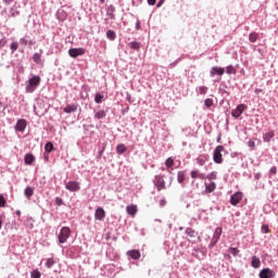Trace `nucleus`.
I'll list each match as a JSON object with an SVG mask.
<instances>
[{
  "mask_svg": "<svg viewBox=\"0 0 278 278\" xmlns=\"http://www.w3.org/2000/svg\"><path fill=\"white\" fill-rule=\"evenodd\" d=\"M43 160L45 162H49V153L47 152L43 153Z\"/></svg>",
  "mask_w": 278,
  "mask_h": 278,
  "instance_id": "052dcab7",
  "label": "nucleus"
},
{
  "mask_svg": "<svg viewBox=\"0 0 278 278\" xmlns=\"http://www.w3.org/2000/svg\"><path fill=\"white\" fill-rule=\"evenodd\" d=\"M220 236H223V228L222 227H217L215 229L214 236H213V238L211 240V244H210L211 249L213 247H216V244L218 243V240H220Z\"/></svg>",
  "mask_w": 278,
  "mask_h": 278,
  "instance_id": "1a4fd4ad",
  "label": "nucleus"
},
{
  "mask_svg": "<svg viewBox=\"0 0 278 278\" xmlns=\"http://www.w3.org/2000/svg\"><path fill=\"white\" fill-rule=\"evenodd\" d=\"M126 100L128 103H134V100L131 99V94L129 92L126 93Z\"/></svg>",
  "mask_w": 278,
  "mask_h": 278,
  "instance_id": "5fc2aeb1",
  "label": "nucleus"
},
{
  "mask_svg": "<svg viewBox=\"0 0 278 278\" xmlns=\"http://www.w3.org/2000/svg\"><path fill=\"white\" fill-rule=\"evenodd\" d=\"M103 99H105V97L103 96V94H101V93H96L94 94V102L96 103H103Z\"/></svg>",
  "mask_w": 278,
  "mask_h": 278,
  "instance_id": "72a5a7b5",
  "label": "nucleus"
},
{
  "mask_svg": "<svg viewBox=\"0 0 278 278\" xmlns=\"http://www.w3.org/2000/svg\"><path fill=\"white\" fill-rule=\"evenodd\" d=\"M24 194H25L26 199H31V197H34V188L26 187L24 190Z\"/></svg>",
  "mask_w": 278,
  "mask_h": 278,
  "instance_id": "bb28decb",
  "label": "nucleus"
},
{
  "mask_svg": "<svg viewBox=\"0 0 278 278\" xmlns=\"http://www.w3.org/2000/svg\"><path fill=\"white\" fill-rule=\"evenodd\" d=\"M240 155V153H238V152H232L231 153V157H238Z\"/></svg>",
  "mask_w": 278,
  "mask_h": 278,
  "instance_id": "0e129e2a",
  "label": "nucleus"
},
{
  "mask_svg": "<svg viewBox=\"0 0 278 278\" xmlns=\"http://www.w3.org/2000/svg\"><path fill=\"white\" fill-rule=\"evenodd\" d=\"M226 73L227 75H236V67H233V65H228L226 67Z\"/></svg>",
  "mask_w": 278,
  "mask_h": 278,
  "instance_id": "c9c22d12",
  "label": "nucleus"
},
{
  "mask_svg": "<svg viewBox=\"0 0 278 278\" xmlns=\"http://www.w3.org/2000/svg\"><path fill=\"white\" fill-rule=\"evenodd\" d=\"M127 152V146H125L124 143L117 144L116 147V153L118 155H123V153Z\"/></svg>",
  "mask_w": 278,
  "mask_h": 278,
  "instance_id": "b1692460",
  "label": "nucleus"
},
{
  "mask_svg": "<svg viewBox=\"0 0 278 278\" xmlns=\"http://www.w3.org/2000/svg\"><path fill=\"white\" fill-rule=\"evenodd\" d=\"M40 81H42V79L38 75H34L29 78L28 81H26L25 93L33 94V92H36L38 86H40Z\"/></svg>",
  "mask_w": 278,
  "mask_h": 278,
  "instance_id": "f257e3e1",
  "label": "nucleus"
},
{
  "mask_svg": "<svg viewBox=\"0 0 278 278\" xmlns=\"http://www.w3.org/2000/svg\"><path fill=\"white\" fill-rule=\"evenodd\" d=\"M30 277H31V278H40V277H41L40 270L34 269V270L30 273Z\"/></svg>",
  "mask_w": 278,
  "mask_h": 278,
  "instance_id": "4c0bfd02",
  "label": "nucleus"
},
{
  "mask_svg": "<svg viewBox=\"0 0 278 278\" xmlns=\"http://www.w3.org/2000/svg\"><path fill=\"white\" fill-rule=\"evenodd\" d=\"M249 40L251 42H257V40H260V34L252 31L249 34Z\"/></svg>",
  "mask_w": 278,
  "mask_h": 278,
  "instance_id": "a878e982",
  "label": "nucleus"
},
{
  "mask_svg": "<svg viewBox=\"0 0 278 278\" xmlns=\"http://www.w3.org/2000/svg\"><path fill=\"white\" fill-rule=\"evenodd\" d=\"M206 179H208L210 181H212V179H216V172L208 173L206 175Z\"/></svg>",
  "mask_w": 278,
  "mask_h": 278,
  "instance_id": "37998d69",
  "label": "nucleus"
},
{
  "mask_svg": "<svg viewBox=\"0 0 278 278\" xmlns=\"http://www.w3.org/2000/svg\"><path fill=\"white\" fill-rule=\"evenodd\" d=\"M33 61L35 62V64H45V62L42 61V54L40 52L34 53Z\"/></svg>",
  "mask_w": 278,
  "mask_h": 278,
  "instance_id": "412c9836",
  "label": "nucleus"
},
{
  "mask_svg": "<svg viewBox=\"0 0 278 278\" xmlns=\"http://www.w3.org/2000/svg\"><path fill=\"white\" fill-rule=\"evenodd\" d=\"M165 166H166V168H172V166H175V160L173 157H168L165 161Z\"/></svg>",
  "mask_w": 278,
  "mask_h": 278,
  "instance_id": "f704fd0d",
  "label": "nucleus"
},
{
  "mask_svg": "<svg viewBox=\"0 0 278 278\" xmlns=\"http://www.w3.org/2000/svg\"><path fill=\"white\" fill-rule=\"evenodd\" d=\"M206 192H214L216 190V182L211 181L210 184H205Z\"/></svg>",
  "mask_w": 278,
  "mask_h": 278,
  "instance_id": "393cba45",
  "label": "nucleus"
},
{
  "mask_svg": "<svg viewBox=\"0 0 278 278\" xmlns=\"http://www.w3.org/2000/svg\"><path fill=\"white\" fill-rule=\"evenodd\" d=\"M86 53V49L84 48H71L68 50L70 58H79V55H84Z\"/></svg>",
  "mask_w": 278,
  "mask_h": 278,
  "instance_id": "9d476101",
  "label": "nucleus"
},
{
  "mask_svg": "<svg viewBox=\"0 0 278 278\" xmlns=\"http://www.w3.org/2000/svg\"><path fill=\"white\" fill-rule=\"evenodd\" d=\"M275 138V130H269L263 134V142H270Z\"/></svg>",
  "mask_w": 278,
  "mask_h": 278,
  "instance_id": "f3484780",
  "label": "nucleus"
},
{
  "mask_svg": "<svg viewBox=\"0 0 278 278\" xmlns=\"http://www.w3.org/2000/svg\"><path fill=\"white\" fill-rule=\"evenodd\" d=\"M230 253L231 255H233L236 257V255H238V253H240V250H238L237 248H230Z\"/></svg>",
  "mask_w": 278,
  "mask_h": 278,
  "instance_id": "de8ad7c7",
  "label": "nucleus"
},
{
  "mask_svg": "<svg viewBox=\"0 0 278 278\" xmlns=\"http://www.w3.org/2000/svg\"><path fill=\"white\" fill-rule=\"evenodd\" d=\"M10 49H11V52L14 53V51H17L18 49V42L17 41H13L11 45H10Z\"/></svg>",
  "mask_w": 278,
  "mask_h": 278,
  "instance_id": "58836bf2",
  "label": "nucleus"
},
{
  "mask_svg": "<svg viewBox=\"0 0 278 278\" xmlns=\"http://www.w3.org/2000/svg\"><path fill=\"white\" fill-rule=\"evenodd\" d=\"M96 218H97V220H103V218H105V211L104 210H96Z\"/></svg>",
  "mask_w": 278,
  "mask_h": 278,
  "instance_id": "cd10ccee",
  "label": "nucleus"
},
{
  "mask_svg": "<svg viewBox=\"0 0 278 278\" xmlns=\"http://www.w3.org/2000/svg\"><path fill=\"white\" fill-rule=\"evenodd\" d=\"M248 147H249L252 151H255V140L250 139V140L248 141Z\"/></svg>",
  "mask_w": 278,
  "mask_h": 278,
  "instance_id": "79ce46f5",
  "label": "nucleus"
},
{
  "mask_svg": "<svg viewBox=\"0 0 278 278\" xmlns=\"http://www.w3.org/2000/svg\"><path fill=\"white\" fill-rule=\"evenodd\" d=\"M127 46L129 47V49H132L134 51H140L142 43L138 41H130L127 43Z\"/></svg>",
  "mask_w": 278,
  "mask_h": 278,
  "instance_id": "aec40b11",
  "label": "nucleus"
},
{
  "mask_svg": "<svg viewBox=\"0 0 278 278\" xmlns=\"http://www.w3.org/2000/svg\"><path fill=\"white\" fill-rule=\"evenodd\" d=\"M8 202L5 201V197L3 194H0V207H5V204Z\"/></svg>",
  "mask_w": 278,
  "mask_h": 278,
  "instance_id": "c03bdc74",
  "label": "nucleus"
},
{
  "mask_svg": "<svg viewBox=\"0 0 278 278\" xmlns=\"http://www.w3.org/2000/svg\"><path fill=\"white\" fill-rule=\"evenodd\" d=\"M70 237H71V228L63 227L59 233V242L61 244H64V242H66V240H68Z\"/></svg>",
  "mask_w": 278,
  "mask_h": 278,
  "instance_id": "423d86ee",
  "label": "nucleus"
},
{
  "mask_svg": "<svg viewBox=\"0 0 278 278\" xmlns=\"http://www.w3.org/2000/svg\"><path fill=\"white\" fill-rule=\"evenodd\" d=\"M160 205H161V207H164V205H166V200H161Z\"/></svg>",
  "mask_w": 278,
  "mask_h": 278,
  "instance_id": "e2e57ef3",
  "label": "nucleus"
},
{
  "mask_svg": "<svg viewBox=\"0 0 278 278\" xmlns=\"http://www.w3.org/2000/svg\"><path fill=\"white\" fill-rule=\"evenodd\" d=\"M105 151V148H102L98 151V154H97V160H101V157H103V153Z\"/></svg>",
  "mask_w": 278,
  "mask_h": 278,
  "instance_id": "49530a36",
  "label": "nucleus"
},
{
  "mask_svg": "<svg viewBox=\"0 0 278 278\" xmlns=\"http://www.w3.org/2000/svg\"><path fill=\"white\" fill-rule=\"evenodd\" d=\"M153 182L159 192L166 188V181H164V176H155Z\"/></svg>",
  "mask_w": 278,
  "mask_h": 278,
  "instance_id": "0eeeda50",
  "label": "nucleus"
},
{
  "mask_svg": "<svg viewBox=\"0 0 278 278\" xmlns=\"http://www.w3.org/2000/svg\"><path fill=\"white\" fill-rule=\"evenodd\" d=\"M177 181H178V184H182L184 181H186V173L185 172L177 173Z\"/></svg>",
  "mask_w": 278,
  "mask_h": 278,
  "instance_id": "c756f323",
  "label": "nucleus"
},
{
  "mask_svg": "<svg viewBox=\"0 0 278 278\" xmlns=\"http://www.w3.org/2000/svg\"><path fill=\"white\" fill-rule=\"evenodd\" d=\"M63 203H64V201L62 200V198H60V197L55 198V204L56 205H62Z\"/></svg>",
  "mask_w": 278,
  "mask_h": 278,
  "instance_id": "8fccbe9b",
  "label": "nucleus"
},
{
  "mask_svg": "<svg viewBox=\"0 0 278 278\" xmlns=\"http://www.w3.org/2000/svg\"><path fill=\"white\" fill-rule=\"evenodd\" d=\"M54 264H55V261L53 258H48L46 262L47 268H52Z\"/></svg>",
  "mask_w": 278,
  "mask_h": 278,
  "instance_id": "ea45409f",
  "label": "nucleus"
},
{
  "mask_svg": "<svg viewBox=\"0 0 278 278\" xmlns=\"http://www.w3.org/2000/svg\"><path fill=\"white\" fill-rule=\"evenodd\" d=\"M197 164H199V166H205V162H207V156H200L198 159H195Z\"/></svg>",
  "mask_w": 278,
  "mask_h": 278,
  "instance_id": "473e14b6",
  "label": "nucleus"
},
{
  "mask_svg": "<svg viewBox=\"0 0 278 278\" xmlns=\"http://www.w3.org/2000/svg\"><path fill=\"white\" fill-rule=\"evenodd\" d=\"M77 110H79V104H77V103L67 104L65 108H63V112L65 114H73Z\"/></svg>",
  "mask_w": 278,
  "mask_h": 278,
  "instance_id": "f8f14e48",
  "label": "nucleus"
},
{
  "mask_svg": "<svg viewBox=\"0 0 278 278\" xmlns=\"http://www.w3.org/2000/svg\"><path fill=\"white\" fill-rule=\"evenodd\" d=\"M24 162L27 166H31V164H34V162H36V157L34 156V154L31 153H27L24 156Z\"/></svg>",
  "mask_w": 278,
  "mask_h": 278,
  "instance_id": "a211bd4d",
  "label": "nucleus"
},
{
  "mask_svg": "<svg viewBox=\"0 0 278 278\" xmlns=\"http://www.w3.org/2000/svg\"><path fill=\"white\" fill-rule=\"evenodd\" d=\"M245 110H247L245 104L237 105V108L231 111L232 118H240V116H242Z\"/></svg>",
  "mask_w": 278,
  "mask_h": 278,
  "instance_id": "6e6552de",
  "label": "nucleus"
},
{
  "mask_svg": "<svg viewBox=\"0 0 278 278\" xmlns=\"http://www.w3.org/2000/svg\"><path fill=\"white\" fill-rule=\"evenodd\" d=\"M157 3V0H148V5H155Z\"/></svg>",
  "mask_w": 278,
  "mask_h": 278,
  "instance_id": "bf43d9fd",
  "label": "nucleus"
},
{
  "mask_svg": "<svg viewBox=\"0 0 278 278\" xmlns=\"http://www.w3.org/2000/svg\"><path fill=\"white\" fill-rule=\"evenodd\" d=\"M223 151H225V147L217 146L213 152V162L215 164H223Z\"/></svg>",
  "mask_w": 278,
  "mask_h": 278,
  "instance_id": "7ed1b4c3",
  "label": "nucleus"
},
{
  "mask_svg": "<svg viewBox=\"0 0 278 278\" xmlns=\"http://www.w3.org/2000/svg\"><path fill=\"white\" fill-rule=\"evenodd\" d=\"M197 177H199V172L192 170L191 172V179H197Z\"/></svg>",
  "mask_w": 278,
  "mask_h": 278,
  "instance_id": "603ef678",
  "label": "nucleus"
},
{
  "mask_svg": "<svg viewBox=\"0 0 278 278\" xmlns=\"http://www.w3.org/2000/svg\"><path fill=\"white\" fill-rule=\"evenodd\" d=\"M126 210H138V205H136V204L127 205Z\"/></svg>",
  "mask_w": 278,
  "mask_h": 278,
  "instance_id": "864d4df0",
  "label": "nucleus"
},
{
  "mask_svg": "<svg viewBox=\"0 0 278 278\" xmlns=\"http://www.w3.org/2000/svg\"><path fill=\"white\" fill-rule=\"evenodd\" d=\"M114 12H116L114 4H111L106 8V16H109L111 21H116V14H114Z\"/></svg>",
  "mask_w": 278,
  "mask_h": 278,
  "instance_id": "4468645a",
  "label": "nucleus"
},
{
  "mask_svg": "<svg viewBox=\"0 0 278 278\" xmlns=\"http://www.w3.org/2000/svg\"><path fill=\"white\" fill-rule=\"evenodd\" d=\"M204 105H205V108H207V109L212 108V105H214V100H213V99H210V98L205 99V100H204Z\"/></svg>",
  "mask_w": 278,
  "mask_h": 278,
  "instance_id": "e433bc0d",
  "label": "nucleus"
},
{
  "mask_svg": "<svg viewBox=\"0 0 278 278\" xmlns=\"http://www.w3.org/2000/svg\"><path fill=\"white\" fill-rule=\"evenodd\" d=\"M53 151H55V147L53 146V142L48 141L45 144V153H52Z\"/></svg>",
  "mask_w": 278,
  "mask_h": 278,
  "instance_id": "5701e85b",
  "label": "nucleus"
},
{
  "mask_svg": "<svg viewBox=\"0 0 278 278\" xmlns=\"http://www.w3.org/2000/svg\"><path fill=\"white\" fill-rule=\"evenodd\" d=\"M254 179L255 181H260V179H262V173L254 174Z\"/></svg>",
  "mask_w": 278,
  "mask_h": 278,
  "instance_id": "6e6d98bb",
  "label": "nucleus"
},
{
  "mask_svg": "<svg viewBox=\"0 0 278 278\" xmlns=\"http://www.w3.org/2000/svg\"><path fill=\"white\" fill-rule=\"evenodd\" d=\"M225 75V67L220 66H213L210 71V77H219L216 81H220V77Z\"/></svg>",
  "mask_w": 278,
  "mask_h": 278,
  "instance_id": "20e7f679",
  "label": "nucleus"
},
{
  "mask_svg": "<svg viewBox=\"0 0 278 278\" xmlns=\"http://www.w3.org/2000/svg\"><path fill=\"white\" fill-rule=\"evenodd\" d=\"M254 92H255V94H260V93L262 92V89L256 88V89L254 90Z\"/></svg>",
  "mask_w": 278,
  "mask_h": 278,
  "instance_id": "774afa93",
  "label": "nucleus"
},
{
  "mask_svg": "<svg viewBox=\"0 0 278 278\" xmlns=\"http://www.w3.org/2000/svg\"><path fill=\"white\" fill-rule=\"evenodd\" d=\"M199 93L200 94H207V87H205V86L199 87Z\"/></svg>",
  "mask_w": 278,
  "mask_h": 278,
  "instance_id": "a18cd8bd",
  "label": "nucleus"
},
{
  "mask_svg": "<svg viewBox=\"0 0 278 278\" xmlns=\"http://www.w3.org/2000/svg\"><path fill=\"white\" fill-rule=\"evenodd\" d=\"M242 192H236L230 197V203L231 205H238V203H240V201H242Z\"/></svg>",
  "mask_w": 278,
  "mask_h": 278,
  "instance_id": "ddd939ff",
  "label": "nucleus"
},
{
  "mask_svg": "<svg viewBox=\"0 0 278 278\" xmlns=\"http://www.w3.org/2000/svg\"><path fill=\"white\" fill-rule=\"evenodd\" d=\"M262 233H270V229L268 228V225L262 226Z\"/></svg>",
  "mask_w": 278,
  "mask_h": 278,
  "instance_id": "09e8293b",
  "label": "nucleus"
},
{
  "mask_svg": "<svg viewBox=\"0 0 278 278\" xmlns=\"http://www.w3.org/2000/svg\"><path fill=\"white\" fill-rule=\"evenodd\" d=\"M261 278H271L275 277V271H273L270 268H265L261 270L260 273Z\"/></svg>",
  "mask_w": 278,
  "mask_h": 278,
  "instance_id": "dca6fc26",
  "label": "nucleus"
},
{
  "mask_svg": "<svg viewBox=\"0 0 278 278\" xmlns=\"http://www.w3.org/2000/svg\"><path fill=\"white\" fill-rule=\"evenodd\" d=\"M129 112V106H127L126 109L122 110L123 114H127Z\"/></svg>",
  "mask_w": 278,
  "mask_h": 278,
  "instance_id": "69168bd1",
  "label": "nucleus"
},
{
  "mask_svg": "<svg viewBox=\"0 0 278 278\" xmlns=\"http://www.w3.org/2000/svg\"><path fill=\"white\" fill-rule=\"evenodd\" d=\"M251 264L253 268H260V265L262 264V262L260 261V258H257V256H253Z\"/></svg>",
  "mask_w": 278,
  "mask_h": 278,
  "instance_id": "2f4dec72",
  "label": "nucleus"
},
{
  "mask_svg": "<svg viewBox=\"0 0 278 278\" xmlns=\"http://www.w3.org/2000/svg\"><path fill=\"white\" fill-rule=\"evenodd\" d=\"M58 21L64 22L66 18H68V13L64 11V9H59L55 14Z\"/></svg>",
  "mask_w": 278,
  "mask_h": 278,
  "instance_id": "2eb2a0df",
  "label": "nucleus"
},
{
  "mask_svg": "<svg viewBox=\"0 0 278 278\" xmlns=\"http://www.w3.org/2000/svg\"><path fill=\"white\" fill-rule=\"evenodd\" d=\"M20 45L27 47V45H34V41L29 40L27 37H23L20 39Z\"/></svg>",
  "mask_w": 278,
  "mask_h": 278,
  "instance_id": "7c9ffc66",
  "label": "nucleus"
},
{
  "mask_svg": "<svg viewBox=\"0 0 278 278\" xmlns=\"http://www.w3.org/2000/svg\"><path fill=\"white\" fill-rule=\"evenodd\" d=\"M127 255H129V257H131V260H140V257H141L140 251H138V250L128 251Z\"/></svg>",
  "mask_w": 278,
  "mask_h": 278,
  "instance_id": "4be33fe9",
  "label": "nucleus"
},
{
  "mask_svg": "<svg viewBox=\"0 0 278 278\" xmlns=\"http://www.w3.org/2000/svg\"><path fill=\"white\" fill-rule=\"evenodd\" d=\"M130 216H136L137 210H128L127 211Z\"/></svg>",
  "mask_w": 278,
  "mask_h": 278,
  "instance_id": "4d7b16f0",
  "label": "nucleus"
},
{
  "mask_svg": "<svg viewBox=\"0 0 278 278\" xmlns=\"http://www.w3.org/2000/svg\"><path fill=\"white\" fill-rule=\"evenodd\" d=\"M270 175H277V166H273L269 169Z\"/></svg>",
  "mask_w": 278,
  "mask_h": 278,
  "instance_id": "3c124183",
  "label": "nucleus"
},
{
  "mask_svg": "<svg viewBox=\"0 0 278 278\" xmlns=\"http://www.w3.org/2000/svg\"><path fill=\"white\" fill-rule=\"evenodd\" d=\"M186 235L188 236V241L192 242V244H197L198 242H201V236H199V232H197L194 229L187 228Z\"/></svg>",
  "mask_w": 278,
  "mask_h": 278,
  "instance_id": "f03ea898",
  "label": "nucleus"
},
{
  "mask_svg": "<svg viewBox=\"0 0 278 278\" xmlns=\"http://www.w3.org/2000/svg\"><path fill=\"white\" fill-rule=\"evenodd\" d=\"M164 1L166 0H159L156 3V8H161L162 5H164Z\"/></svg>",
  "mask_w": 278,
  "mask_h": 278,
  "instance_id": "13d9d810",
  "label": "nucleus"
},
{
  "mask_svg": "<svg viewBox=\"0 0 278 278\" xmlns=\"http://www.w3.org/2000/svg\"><path fill=\"white\" fill-rule=\"evenodd\" d=\"M14 0H3V3H5L7 5H10V3H12Z\"/></svg>",
  "mask_w": 278,
  "mask_h": 278,
  "instance_id": "338daca9",
  "label": "nucleus"
},
{
  "mask_svg": "<svg viewBox=\"0 0 278 278\" xmlns=\"http://www.w3.org/2000/svg\"><path fill=\"white\" fill-rule=\"evenodd\" d=\"M135 28H136L137 30L140 29V20H137L136 25H135Z\"/></svg>",
  "mask_w": 278,
  "mask_h": 278,
  "instance_id": "680f3d73",
  "label": "nucleus"
},
{
  "mask_svg": "<svg viewBox=\"0 0 278 278\" xmlns=\"http://www.w3.org/2000/svg\"><path fill=\"white\" fill-rule=\"evenodd\" d=\"M14 129L15 131H20L21 134H23V131L27 129V121L24 118L17 119Z\"/></svg>",
  "mask_w": 278,
  "mask_h": 278,
  "instance_id": "9b49d317",
  "label": "nucleus"
},
{
  "mask_svg": "<svg viewBox=\"0 0 278 278\" xmlns=\"http://www.w3.org/2000/svg\"><path fill=\"white\" fill-rule=\"evenodd\" d=\"M18 14H21V12H18L16 9H13V8H11L10 9V14H9V17L10 16H18Z\"/></svg>",
  "mask_w": 278,
  "mask_h": 278,
  "instance_id": "a19ab883",
  "label": "nucleus"
},
{
  "mask_svg": "<svg viewBox=\"0 0 278 278\" xmlns=\"http://www.w3.org/2000/svg\"><path fill=\"white\" fill-rule=\"evenodd\" d=\"M106 38L111 41L116 40V33L112 29L106 30Z\"/></svg>",
  "mask_w": 278,
  "mask_h": 278,
  "instance_id": "c85d7f7f",
  "label": "nucleus"
},
{
  "mask_svg": "<svg viewBox=\"0 0 278 278\" xmlns=\"http://www.w3.org/2000/svg\"><path fill=\"white\" fill-rule=\"evenodd\" d=\"M65 190H68V192H79L81 186L78 181L70 180L65 184Z\"/></svg>",
  "mask_w": 278,
  "mask_h": 278,
  "instance_id": "39448f33",
  "label": "nucleus"
},
{
  "mask_svg": "<svg viewBox=\"0 0 278 278\" xmlns=\"http://www.w3.org/2000/svg\"><path fill=\"white\" fill-rule=\"evenodd\" d=\"M105 116H108V111L100 110L94 113L93 118H96V121H101V119L105 118Z\"/></svg>",
  "mask_w": 278,
  "mask_h": 278,
  "instance_id": "6ab92c4d",
  "label": "nucleus"
}]
</instances>
